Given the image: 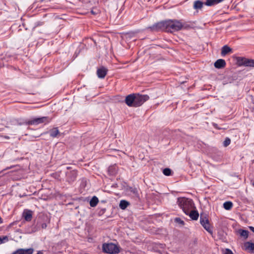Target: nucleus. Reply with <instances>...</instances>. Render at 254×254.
Wrapping results in <instances>:
<instances>
[{
	"label": "nucleus",
	"mask_w": 254,
	"mask_h": 254,
	"mask_svg": "<svg viewBox=\"0 0 254 254\" xmlns=\"http://www.w3.org/2000/svg\"><path fill=\"white\" fill-rule=\"evenodd\" d=\"M52 119L49 117H42L40 118H34L30 120L23 119H17L13 120L12 125L13 126L12 129L13 130V133L11 135H16L21 132V128L19 126L22 125H38L39 124L44 123L47 124L50 122Z\"/></svg>",
	"instance_id": "nucleus-1"
},
{
	"label": "nucleus",
	"mask_w": 254,
	"mask_h": 254,
	"mask_svg": "<svg viewBox=\"0 0 254 254\" xmlns=\"http://www.w3.org/2000/svg\"><path fill=\"white\" fill-rule=\"evenodd\" d=\"M149 99V97L147 95L132 93L126 97L125 102L128 107L136 108L141 106Z\"/></svg>",
	"instance_id": "nucleus-2"
},
{
	"label": "nucleus",
	"mask_w": 254,
	"mask_h": 254,
	"mask_svg": "<svg viewBox=\"0 0 254 254\" xmlns=\"http://www.w3.org/2000/svg\"><path fill=\"white\" fill-rule=\"evenodd\" d=\"M166 32L173 33L174 32L181 30L183 28H187V26L183 24L181 20H166Z\"/></svg>",
	"instance_id": "nucleus-3"
},
{
	"label": "nucleus",
	"mask_w": 254,
	"mask_h": 254,
	"mask_svg": "<svg viewBox=\"0 0 254 254\" xmlns=\"http://www.w3.org/2000/svg\"><path fill=\"white\" fill-rule=\"evenodd\" d=\"M177 203L186 214H188L194 207L192 200L186 197L178 198Z\"/></svg>",
	"instance_id": "nucleus-4"
},
{
	"label": "nucleus",
	"mask_w": 254,
	"mask_h": 254,
	"mask_svg": "<svg viewBox=\"0 0 254 254\" xmlns=\"http://www.w3.org/2000/svg\"><path fill=\"white\" fill-rule=\"evenodd\" d=\"M104 253L109 254H118L120 253V247L112 243H104L102 245Z\"/></svg>",
	"instance_id": "nucleus-5"
},
{
	"label": "nucleus",
	"mask_w": 254,
	"mask_h": 254,
	"mask_svg": "<svg viewBox=\"0 0 254 254\" xmlns=\"http://www.w3.org/2000/svg\"><path fill=\"white\" fill-rule=\"evenodd\" d=\"M166 20L160 21L155 23L151 26L147 28L152 31H164L166 32Z\"/></svg>",
	"instance_id": "nucleus-6"
},
{
	"label": "nucleus",
	"mask_w": 254,
	"mask_h": 254,
	"mask_svg": "<svg viewBox=\"0 0 254 254\" xmlns=\"http://www.w3.org/2000/svg\"><path fill=\"white\" fill-rule=\"evenodd\" d=\"M237 64L239 66L254 67V60L239 57L237 59Z\"/></svg>",
	"instance_id": "nucleus-7"
},
{
	"label": "nucleus",
	"mask_w": 254,
	"mask_h": 254,
	"mask_svg": "<svg viewBox=\"0 0 254 254\" xmlns=\"http://www.w3.org/2000/svg\"><path fill=\"white\" fill-rule=\"evenodd\" d=\"M200 223L203 227L209 233H212V229L208 219L206 216H203L202 214L200 217Z\"/></svg>",
	"instance_id": "nucleus-8"
},
{
	"label": "nucleus",
	"mask_w": 254,
	"mask_h": 254,
	"mask_svg": "<svg viewBox=\"0 0 254 254\" xmlns=\"http://www.w3.org/2000/svg\"><path fill=\"white\" fill-rule=\"evenodd\" d=\"M77 176V171L75 170L66 172V180L69 183L75 181Z\"/></svg>",
	"instance_id": "nucleus-9"
},
{
	"label": "nucleus",
	"mask_w": 254,
	"mask_h": 254,
	"mask_svg": "<svg viewBox=\"0 0 254 254\" xmlns=\"http://www.w3.org/2000/svg\"><path fill=\"white\" fill-rule=\"evenodd\" d=\"M243 249L251 254H254V243L250 242H245Z\"/></svg>",
	"instance_id": "nucleus-10"
},
{
	"label": "nucleus",
	"mask_w": 254,
	"mask_h": 254,
	"mask_svg": "<svg viewBox=\"0 0 254 254\" xmlns=\"http://www.w3.org/2000/svg\"><path fill=\"white\" fill-rule=\"evenodd\" d=\"M108 70L104 66H101L97 69V74L99 78H104L106 75Z\"/></svg>",
	"instance_id": "nucleus-11"
},
{
	"label": "nucleus",
	"mask_w": 254,
	"mask_h": 254,
	"mask_svg": "<svg viewBox=\"0 0 254 254\" xmlns=\"http://www.w3.org/2000/svg\"><path fill=\"white\" fill-rule=\"evenodd\" d=\"M226 63L224 60L223 59H218L217 60L214 64V65L215 68L217 69H221L224 68L226 66Z\"/></svg>",
	"instance_id": "nucleus-12"
},
{
	"label": "nucleus",
	"mask_w": 254,
	"mask_h": 254,
	"mask_svg": "<svg viewBox=\"0 0 254 254\" xmlns=\"http://www.w3.org/2000/svg\"><path fill=\"white\" fill-rule=\"evenodd\" d=\"M23 217L27 221H30L32 218V211L29 210H25L22 214Z\"/></svg>",
	"instance_id": "nucleus-13"
},
{
	"label": "nucleus",
	"mask_w": 254,
	"mask_h": 254,
	"mask_svg": "<svg viewBox=\"0 0 254 254\" xmlns=\"http://www.w3.org/2000/svg\"><path fill=\"white\" fill-rule=\"evenodd\" d=\"M232 49L230 47L227 45H224L221 49V55L224 57L229 53L232 52Z\"/></svg>",
	"instance_id": "nucleus-14"
},
{
	"label": "nucleus",
	"mask_w": 254,
	"mask_h": 254,
	"mask_svg": "<svg viewBox=\"0 0 254 254\" xmlns=\"http://www.w3.org/2000/svg\"><path fill=\"white\" fill-rule=\"evenodd\" d=\"M187 215H189L191 219L194 220H197L199 216L198 212L195 210H193L192 209L190 210L189 213H188Z\"/></svg>",
	"instance_id": "nucleus-15"
},
{
	"label": "nucleus",
	"mask_w": 254,
	"mask_h": 254,
	"mask_svg": "<svg viewBox=\"0 0 254 254\" xmlns=\"http://www.w3.org/2000/svg\"><path fill=\"white\" fill-rule=\"evenodd\" d=\"M118 171V168L116 165L110 166L108 168V172L110 175H115Z\"/></svg>",
	"instance_id": "nucleus-16"
},
{
	"label": "nucleus",
	"mask_w": 254,
	"mask_h": 254,
	"mask_svg": "<svg viewBox=\"0 0 254 254\" xmlns=\"http://www.w3.org/2000/svg\"><path fill=\"white\" fill-rule=\"evenodd\" d=\"M203 4H204V3L200 0H197L194 1L193 3V8L195 9H200L203 7Z\"/></svg>",
	"instance_id": "nucleus-17"
},
{
	"label": "nucleus",
	"mask_w": 254,
	"mask_h": 254,
	"mask_svg": "<svg viewBox=\"0 0 254 254\" xmlns=\"http://www.w3.org/2000/svg\"><path fill=\"white\" fill-rule=\"evenodd\" d=\"M99 202L98 198L94 196H93L90 201V205L91 207H95L97 205Z\"/></svg>",
	"instance_id": "nucleus-18"
},
{
	"label": "nucleus",
	"mask_w": 254,
	"mask_h": 254,
	"mask_svg": "<svg viewBox=\"0 0 254 254\" xmlns=\"http://www.w3.org/2000/svg\"><path fill=\"white\" fill-rule=\"evenodd\" d=\"M238 232L240 236L245 239H247L248 237L249 232L248 230L240 229Z\"/></svg>",
	"instance_id": "nucleus-19"
},
{
	"label": "nucleus",
	"mask_w": 254,
	"mask_h": 254,
	"mask_svg": "<svg viewBox=\"0 0 254 254\" xmlns=\"http://www.w3.org/2000/svg\"><path fill=\"white\" fill-rule=\"evenodd\" d=\"M49 133L51 136L55 137L59 133V131L58 128H54L49 131Z\"/></svg>",
	"instance_id": "nucleus-20"
},
{
	"label": "nucleus",
	"mask_w": 254,
	"mask_h": 254,
	"mask_svg": "<svg viewBox=\"0 0 254 254\" xmlns=\"http://www.w3.org/2000/svg\"><path fill=\"white\" fill-rule=\"evenodd\" d=\"M128 205L129 203L127 201L122 200L120 201L119 206L121 209H125L128 206Z\"/></svg>",
	"instance_id": "nucleus-21"
},
{
	"label": "nucleus",
	"mask_w": 254,
	"mask_h": 254,
	"mask_svg": "<svg viewBox=\"0 0 254 254\" xmlns=\"http://www.w3.org/2000/svg\"><path fill=\"white\" fill-rule=\"evenodd\" d=\"M232 206L233 203L231 201H226L223 203V207L226 210H230Z\"/></svg>",
	"instance_id": "nucleus-22"
},
{
	"label": "nucleus",
	"mask_w": 254,
	"mask_h": 254,
	"mask_svg": "<svg viewBox=\"0 0 254 254\" xmlns=\"http://www.w3.org/2000/svg\"><path fill=\"white\" fill-rule=\"evenodd\" d=\"M163 174L166 176L172 175V171L170 168H165L163 171Z\"/></svg>",
	"instance_id": "nucleus-23"
},
{
	"label": "nucleus",
	"mask_w": 254,
	"mask_h": 254,
	"mask_svg": "<svg viewBox=\"0 0 254 254\" xmlns=\"http://www.w3.org/2000/svg\"><path fill=\"white\" fill-rule=\"evenodd\" d=\"M34 252V249L33 248L29 249H23V253L24 254H32Z\"/></svg>",
	"instance_id": "nucleus-24"
},
{
	"label": "nucleus",
	"mask_w": 254,
	"mask_h": 254,
	"mask_svg": "<svg viewBox=\"0 0 254 254\" xmlns=\"http://www.w3.org/2000/svg\"><path fill=\"white\" fill-rule=\"evenodd\" d=\"M8 241L7 236L0 237V245Z\"/></svg>",
	"instance_id": "nucleus-25"
},
{
	"label": "nucleus",
	"mask_w": 254,
	"mask_h": 254,
	"mask_svg": "<svg viewBox=\"0 0 254 254\" xmlns=\"http://www.w3.org/2000/svg\"><path fill=\"white\" fill-rule=\"evenodd\" d=\"M12 254H24L23 249H19L12 253Z\"/></svg>",
	"instance_id": "nucleus-26"
},
{
	"label": "nucleus",
	"mask_w": 254,
	"mask_h": 254,
	"mask_svg": "<svg viewBox=\"0 0 254 254\" xmlns=\"http://www.w3.org/2000/svg\"><path fill=\"white\" fill-rule=\"evenodd\" d=\"M175 221L176 222L181 224V225H184V222L180 218H176L175 219Z\"/></svg>",
	"instance_id": "nucleus-27"
},
{
	"label": "nucleus",
	"mask_w": 254,
	"mask_h": 254,
	"mask_svg": "<svg viewBox=\"0 0 254 254\" xmlns=\"http://www.w3.org/2000/svg\"><path fill=\"white\" fill-rule=\"evenodd\" d=\"M223 254H234L231 250L229 249H226L223 253Z\"/></svg>",
	"instance_id": "nucleus-28"
},
{
	"label": "nucleus",
	"mask_w": 254,
	"mask_h": 254,
	"mask_svg": "<svg viewBox=\"0 0 254 254\" xmlns=\"http://www.w3.org/2000/svg\"><path fill=\"white\" fill-rule=\"evenodd\" d=\"M43 23H44L43 22H40V21H39V22H37L35 23V26L33 27V29H35L36 27L42 25L43 24Z\"/></svg>",
	"instance_id": "nucleus-29"
},
{
	"label": "nucleus",
	"mask_w": 254,
	"mask_h": 254,
	"mask_svg": "<svg viewBox=\"0 0 254 254\" xmlns=\"http://www.w3.org/2000/svg\"><path fill=\"white\" fill-rule=\"evenodd\" d=\"M231 139L229 137H226L223 143H230Z\"/></svg>",
	"instance_id": "nucleus-30"
},
{
	"label": "nucleus",
	"mask_w": 254,
	"mask_h": 254,
	"mask_svg": "<svg viewBox=\"0 0 254 254\" xmlns=\"http://www.w3.org/2000/svg\"><path fill=\"white\" fill-rule=\"evenodd\" d=\"M41 227L43 229H45L47 227V224L46 223H43L41 224Z\"/></svg>",
	"instance_id": "nucleus-31"
},
{
	"label": "nucleus",
	"mask_w": 254,
	"mask_h": 254,
	"mask_svg": "<svg viewBox=\"0 0 254 254\" xmlns=\"http://www.w3.org/2000/svg\"><path fill=\"white\" fill-rule=\"evenodd\" d=\"M135 33H137V32H131L130 34H131V35H133L134 34H135Z\"/></svg>",
	"instance_id": "nucleus-32"
},
{
	"label": "nucleus",
	"mask_w": 254,
	"mask_h": 254,
	"mask_svg": "<svg viewBox=\"0 0 254 254\" xmlns=\"http://www.w3.org/2000/svg\"><path fill=\"white\" fill-rule=\"evenodd\" d=\"M37 254H43V253L42 251H39L37 253Z\"/></svg>",
	"instance_id": "nucleus-33"
},
{
	"label": "nucleus",
	"mask_w": 254,
	"mask_h": 254,
	"mask_svg": "<svg viewBox=\"0 0 254 254\" xmlns=\"http://www.w3.org/2000/svg\"><path fill=\"white\" fill-rule=\"evenodd\" d=\"M229 144H224V147H226L227 146H228Z\"/></svg>",
	"instance_id": "nucleus-34"
},
{
	"label": "nucleus",
	"mask_w": 254,
	"mask_h": 254,
	"mask_svg": "<svg viewBox=\"0 0 254 254\" xmlns=\"http://www.w3.org/2000/svg\"><path fill=\"white\" fill-rule=\"evenodd\" d=\"M5 138H9L10 137L8 136H5Z\"/></svg>",
	"instance_id": "nucleus-35"
},
{
	"label": "nucleus",
	"mask_w": 254,
	"mask_h": 254,
	"mask_svg": "<svg viewBox=\"0 0 254 254\" xmlns=\"http://www.w3.org/2000/svg\"><path fill=\"white\" fill-rule=\"evenodd\" d=\"M70 168H71V167H66V169H67V170H69V169H70Z\"/></svg>",
	"instance_id": "nucleus-36"
},
{
	"label": "nucleus",
	"mask_w": 254,
	"mask_h": 254,
	"mask_svg": "<svg viewBox=\"0 0 254 254\" xmlns=\"http://www.w3.org/2000/svg\"><path fill=\"white\" fill-rule=\"evenodd\" d=\"M91 12L92 14H95V13H94V12L93 10H91Z\"/></svg>",
	"instance_id": "nucleus-37"
},
{
	"label": "nucleus",
	"mask_w": 254,
	"mask_h": 254,
	"mask_svg": "<svg viewBox=\"0 0 254 254\" xmlns=\"http://www.w3.org/2000/svg\"><path fill=\"white\" fill-rule=\"evenodd\" d=\"M252 185L254 186V181L252 182Z\"/></svg>",
	"instance_id": "nucleus-38"
}]
</instances>
